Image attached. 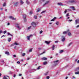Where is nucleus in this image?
Returning a JSON list of instances; mask_svg holds the SVG:
<instances>
[{"label":"nucleus","instance_id":"nucleus-1","mask_svg":"<svg viewBox=\"0 0 79 79\" xmlns=\"http://www.w3.org/2000/svg\"><path fill=\"white\" fill-rule=\"evenodd\" d=\"M59 60H57L56 61H54V64H53V66H56V65H58V61Z\"/></svg>","mask_w":79,"mask_h":79},{"label":"nucleus","instance_id":"nucleus-2","mask_svg":"<svg viewBox=\"0 0 79 79\" xmlns=\"http://www.w3.org/2000/svg\"><path fill=\"white\" fill-rule=\"evenodd\" d=\"M16 27H17V28L18 30H21V27H20L19 24L17 23L16 24Z\"/></svg>","mask_w":79,"mask_h":79},{"label":"nucleus","instance_id":"nucleus-3","mask_svg":"<svg viewBox=\"0 0 79 79\" xmlns=\"http://www.w3.org/2000/svg\"><path fill=\"white\" fill-rule=\"evenodd\" d=\"M15 45H19V44L17 43V42H15L14 44H12L10 46V47H13V46H15Z\"/></svg>","mask_w":79,"mask_h":79},{"label":"nucleus","instance_id":"nucleus-4","mask_svg":"<svg viewBox=\"0 0 79 79\" xmlns=\"http://www.w3.org/2000/svg\"><path fill=\"white\" fill-rule=\"evenodd\" d=\"M31 26H32L33 27H35L36 26V23L34 22H32L31 24Z\"/></svg>","mask_w":79,"mask_h":79},{"label":"nucleus","instance_id":"nucleus-5","mask_svg":"<svg viewBox=\"0 0 79 79\" xmlns=\"http://www.w3.org/2000/svg\"><path fill=\"white\" fill-rule=\"evenodd\" d=\"M70 3H76L77 2L75 0H70L69 1Z\"/></svg>","mask_w":79,"mask_h":79},{"label":"nucleus","instance_id":"nucleus-6","mask_svg":"<svg viewBox=\"0 0 79 79\" xmlns=\"http://www.w3.org/2000/svg\"><path fill=\"white\" fill-rule=\"evenodd\" d=\"M49 1H46L45 3L43 5V6H45V5H47V4L49 3Z\"/></svg>","mask_w":79,"mask_h":79},{"label":"nucleus","instance_id":"nucleus-7","mask_svg":"<svg viewBox=\"0 0 79 79\" xmlns=\"http://www.w3.org/2000/svg\"><path fill=\"white\" fill-rule=\"evenodd\" d=\"M61 40L62 42H64V40H65V37L64 36H62L61 37Z\"/></svg>","mask_w":79,"mask_h":79},{"label":"nucleus","instance_id":"nucleus-8","mask_svg":"<svg viewBox=\"0 0 79 79\" xmlns=\"http://www.w3.org/2000/svg\"><path fill=\"white\" fill-rule=\"evenodd\" d=\"M67 33H68V35L69 36H71V33L69 32V30L67 31Z\"/></svg>","mask_w":79,"mask_h":79},{"label":"nucleus","instance_id":"nucleus-9","mask_svg":"<svg viewBox=\"0 0 79 79\" xmlns=\"http://www.w3.org/2000/svg\"><path fill=\"white\" fill-rule=\"evenodd\" d=\"M26 15L24 14L23 15V18L24 19V21H26Z\"/></svg>","mask_w":79,"mask_h":79},{"label":"nucleus","instance_id":"nucleus-10","mask_svg":"<svg viewBox=\"0 0 79 79\" xmlns=\"http://www.w3.org/2000/svg\"><path fill=\"white\" fill-rule=\"evenodd\" d=\"M32 36V35H30L28 36H27V39L28 40H30V37H31V36Z\"/></svg>","mask_w":79,"mask_h":79},{"label":"nucleus","instance_id":"nucleus-11","mask_svg":"<svg viewBox=\"0 0 79 79\" xmlns=\"http://www.w3.org/2000/svg\"><path fill=\"white\" fill-rule=\"evenodd\" d=\"M9 18H10L12 19H13V20H15V19L12 16H10L9 17Z\"/></svg>","mask_w":79,"mask_h":79},{"label":"nucleus","instance_id":"nucleus-12","mask_svg":"<svg viewBox=\"0 0 79 79\" xmlns=\"http://www.w3.org/2000/svg\"><path fill=\"white\" fill-rule=\"evenodd\" d=\"M75 23L76 24L79 23V19H77L75 20Z\"/></svg>","mask_w":79,"mask_h":79},{"label":"nucleus","instance_id":"nucleus-13","mask_svg":"<svg viewBox=\"0 0 79 79\" xmlns=\"http://www.w3.org/2000/svg\"><path fill=\"white\" fill-rule=\"evenodd\" d=\"M45 44H47V45H48V44H50V42L49 41H45Z\"/></svg>","mask_w":79,"mask_h":79},{"label":"nucleus","instance_id":"nucleus-14","mask_svg":"<svg viewBox=\"0 0 79 79\" xmlns=\"http://www.w3.org/2000/svg\"><path fill=\"white\" fill-rule=\"evenodd\" d=\"M57 5H59L60 6H62L63 3H62L61 2H59V3H57Z\"/></svg>","mask_w":79,"mask_h":79},{"label":"nucleus","instance_id":"nucleus-15","mask_svg":"<svg viewBox=\"0 0 79 79\" xmlns=\"http://www.w3.org/2000/svg\"><path fill=\"white\" fill-rule=\"evenodd\" d=\"M56 19V17H55L54 18L51 20V21H54Z\"/></svg>","mask_w":79,"mask_h":79},{"label":"nucleus","instance_id":"nucleus-16","mask_svg":"<svg viewBox=\"0 0 79 79\" xmlns=\"http://www.w3.org/2000/svg\"><path fill=\"white\" fill-rule=\"evenodd\" d=\"M41 60H47V58H46V57H44L42 58Z\"/></svg>","mask_w":79,"mask_h":79},{"label":"nucleus","instance_id":"nucleus-17","mask_svg":"<svg viewBox=\"0 0 79 79\" xmlns=\"http://www.w3.org/2000/svg\"><path fill=\"white\" fill-rule=\"evenodd\" d=\"M55 45H53L52 47V50H55Z\"/></svg>","mask_w":79,"mask_h":79},{"label":"nucleus","instance_id":"nucleus-18","mask_svg":"<svg viewBox=\"0 0 79 79\" xmlns=\"http://www.w3.org/2000/svg\"><path fill=\"white\" fill-rule=\"evenodd\" d=\"M70 8H72V9H73V10H75V9L74 8V6H71L70 7Z\"/></svg>","mask_w":79,"mask_h":79},{"label":"nucleus","instance_id":"nucleus-19","mask_svg":"<svg viewBox=\"0 0 79 79\" xmlns=\"http://www.w3.org/2000/svg\"><path fill=\"white\" fill-rule=\"evenodd\" d=\"M67 9L65 10L64 11V14H66V13H67Z\"/></svg>","mask_w":79,"mask_h":79},{"label":"nucleus","instance_id":"nucleus-20","mask_svg":"<svg viewBox=\"0 0 79 79\" xmlns=\"http://www.w3.org/2000/svg\"><path fill=\"white\" fill-rule=\"evenodd\" d=\"M5 54H6L7 55H9L10 54L9 53V52H8L7 51H6L5 52Z\"/></svg>","mask_w":79,"mask_h":79},{"label":"nucleus","instance_id":"nucleus-21","mask_svg":"<svg viewBox=\"0 0 79 79\" xmlns=\"http://www.w3.org/2000/svg\"><path fill=\"white\" fill-rule=\"evenodd\" d=\"M40 8H38V10L37 11H36V12L37 13V12H39V11H40Z\"/></svg>","mask_w":79,"mask_h":79},{"label":"nucleus","instance_id":"nucleus-22","mask_svg":"<svg viewBox=\"0 0 79 79\" xmlns=\"http://www.w3.org/2000/svg\"><path fill=\"white\" fill-rule=\"evenodd\" d=\"M8 42H10V41H11V38H9L8 39Z\"/></svg>","mask_w":79,"mask_h":79},{"label":"nucleus","instance_id":"nucleus-23","mask_svg":"<svg viewBox=\"0 0 79 79\" xmlns=\"http://www.w3.org/2000/svg\"><path fill=\"white\" fill-rule=\"evenodd\" d=\"M47 64V62H45L43 63L44 65H46Z\"/></svg>","mask_w":79,"mask_h":79},{"label":"nucleus","instance_id":"nucleus-24","mask_svg":"<svg viewBox=\"0 0 79 79\" xmlns=\"http://www.w3.org/2000/svg\"><path fill=\"white\" fill-rule=\"evenodd\" d=\"M18 3L16 2L15 3V6H18Z\"/></svg>","mask_w":79,"mask_h":79},{"label":"nucleus","instance_id":"nucleus-25","mask_svg":"<svg viewBox=\"0 0 79 79\" xmlns=\"http://www.w3.org/2000/svg\"><path fill=\"white\" fill-rule=\"evenodd\" d=\"M59 22H56V25H59Z\"/></svg>","mask_w":79,"mask_h":79},{"label":"nucleus","instance_id":"nucleus-26","mask_svg":"<svg viewBox=\"0 0 79 79\" xmlns=\"http://www.w3.org/2000/svg\"><path fill=\"white\" fill-rule=\"evenodd\" d=\"M31 27H32V26H30L28 27L27 28V30H29V29H30L31 28Z\"/></svg>","mask_w":79,"mask_h":79},{"label":"nucleus","instance_id":"nucleus-27","mask_svg":"<svg viewBox=\"0 0 79 79\" xmlns=\"http://www.w3.org/2000/svg\"><path fill=\"white\" fill-rule=\"evenodd\" d=\"M75 74H79V71L78 72H76L75 73Z\"/></svg>","mask_w":79,"mask_h":79},{"label":"nucleus","instance_id":"nucleus-28","mask_svg":"<svg viewBox=\"0 0 79 79\" xmlns=\"http://www.w3.org/2000/svg\"><path fill=\"white\" fill-rule=\"evenodd\" d=\"M66 17H68V16H69V13H67L66 15Z\"/></svg>","mask_w":79,"mask_h":79},{"label":"nucleus","instance_id":"nucleus-29","mask_svg":"<svg viewBox=\"0 0 79 79\" xmlns=\"http://www.w3.org/2000/svg\"><path fill=\"white\" fill-rule=\"evenodd\" d=\"M7 34L8 35H11V36H13V35H11L9 32H8Z\"/></svg>","mask_w":79,"mask_h":79},{"label":"nucleus","instance_id":"nucleus-30","mask_svg":"<svg viewBox=\"0 0 79 79\" xmlns=\"http://www.w3.org/2000/svg\"><path fill=\"white\" fill-rule=\"evenodd\" d=\"M26 2H27V3L28 5H29V4L30 3V2L28 1V0H27Z\"/></svg>","mask_w":79,"mask_h":79},{"label":"nucleus","instance_id":"nucleus-31","mask_svg":"<svg viewBox=\"0 0 79 79\" xmlns=\"http://www.w3.org/2000/svg\"><path fill=\"white\" fill-rule=\"evenodd\" d=\"M63 52V50H61L60 51L59 53H61Z\"/></svg>","mask_w":79,"mask_h":79},{"label":"nucleus","instance_id":"nucleus-32","mask_svg":"<svg viewBox=\"0 0 79 79\" xmlns=\"http://www.w3.org/2000/svg\"><path fill=\"white\" fill-rule=\"evenodd\" d=\"M67 32H68V31H65L63 32V34H67Z\"/></svg>","mask_w":79,"mask_h":79},{"label":"nucleus","instance_id":"nucleus-33","mask_svg":"<svg viewBox=\"0 0 79 79\" xmlns=\"http://www.w3.org/2000/svg\"><path fill=\"white\" fill-rule=\"evenodd\" d=\"M44 74L45 76H47V75L48 74V72L46 73H45Z\"/></svg>","mask_w":79,"mask_h":79},{"label":"nucleus","instance_id":"nucleus-34","mask_svg":"<svg viewBox=\"0 0 79 79\" xmlns=\"http://www.w3.org/2000/svg\"><path fill=\"white\" fill-rule=\"evenodd\" d=\"M6 6V3L4 2L3 4V6Z\"/></svg>","mask_w":79,"mask_h":79},{"label":"nucleus","instance_id":"nucleus-35","mask_svg":"<svg viewBox=\"0 0 79 79\" xmlns=\"http://www.w3.org/2000/svg\"><path fill=\"white\" fill-rule=\"evenodd\" d=\"M25 55H26V53H24L22 55V56H25Z\"/></svg>","mask_w":79,"mask_h":79},{"label":"nucleus","instance_id":"nucleus-36","mask_svg":"<svg viewBox=\"0 0 79 79\" xmlns=\"http://www.w3.org/2000/svg\"><path fill=\"white\" fill-rule=\"evenodd\" d=\"M73 44V43H70V44H69L68 45L69 47L71 45Z\"/></svg>","mask_w":79,"mask_h":79},{"label":"nucleus","instance_id":"nucleus-37","mask_svg":"<svg viewBox=\"0 0 79 79\" xmlns=\"http://www.w3.org/2000/svg\"><path fill=\"white\" fill-rule=\"evenodd\" d=\"M29 14L30 15H32V11H30L29 12Z\"/></svg>","mask_w":79,"mask_h":79},{"label":"nucleus","instance_id":"nucleus-38","mask_svg":"<svg viewBox=\"0 0 79 79\" xmlns=\"http://www.w3.org/2000/svg\"><path fill=\"white\" fill-rule=\"evenodd\" d=\"M79 70V67L77 68V69L76 70V71H78Z\"/></svg>","mask_w":79,"mask_h":79},{"label":"nucleus","instance_id":"nucleus-39","mask_svg":"<svg viewBox=\"0 0 79 79\" xmlns=\"http://www.w3.org/2000/svg\"><path fill=\"white\" fill-rule=\"evenodd\" d=\"M20 3L21 4H23L24 3V2H23V1H21Z\"/></svg>","mask_w":79,"mask_h":79},{"label":"nucleus","instance_id":"nucleus-40","mask_svg":"<svg viewBox=\"0 0 79 79\" xmlns=\"http://www.w3.org/2000/svg\"><path fill=\"white\" fill-rule=\"evenodd\" d=\"M41 67L40 66L38 67V68H37V69H40V68Z\"/></svg>","mask_w":79,"mask_h":79},{"label":"nucleus","instance_id":"nucleus-41","mask_svg":"<svg viewBox=\"0 0 79 79\" xmlns=\"http://www.w3.org/2000/svg\"><path fill=\"white\" fill-rule=\"evenodd\" d=\"M34 18H35V19H37V16L35 15L34 16Z\"/></svg>","mask_w":79,"mask_h":79},{"label":"nucleus","instance_id":"nucleus-42","mask_svg":"<svg viewBox=\"0 0 79 79\" xmlns=\"http://www.w3.org/2000/svg\"><path fill=\"white\" fill-rule=\"evenodd\" d=\"M2 32H3V31L2 30H0V34H2Z\"/></svg>","mask_w":79,"mask_h":79},{"label":"nucleus","instance_id":"nucleus-43","mask_svg":"<svg viewBox=\"0 0 79 79\" xmlns=\"http://www.w3.org/2000/svg\"><path fill=\"white\" fill-rule=\"evenodd\" d=\"M32 51V49H30V50H29V52H31Z\"/></svg>","mask_w":79,"mask_h":79},{"label":"nucleus","instance_id":"nucleus-44","mask_svg":"<svg viewBox=\"0 0 79 79\" xmlns=\"http://www.w3.org/2000/svg\"><path fill=\"white\" fill-rule=\"evenodd\" d=\"M47 79H50V77L49 76H47L46 77Z\"/></svg>","mask_w":79,"mask_h":79},{"label":"nucleus","instance_id":"nucleus-45","mask_svg":"<svg viewBox=\"0 0 79 79\" xmlns=\"http://www.w3.org/2000/svg\"><path fill=\"white\" fill-rule=\"evenodd\" d=\"M45 11H43L41 13V14H42V13H45Z\"/></svg>","mask_w":79,"mask_h":79},{"label":"nucleus","instance_id":"nucleus-46","mask_svg":"<svg viewBox=\"0 0 79 79\" xmlns=\"http://www.w3.org/2000/svg\"><path fill=\"white\" fill-rule=\"evenodd\" d=\"M4 34H5L6 33V31H5L3 32Z\"/></svg>","mask_w":79,"mask_h":79},{"label":"nucleus","instance_id":"nucleus-47","mask_svg":"<svg viewBox=\"0 0 79 79\" xmlns=\"http://www.w3.org/2000/svg\"><path fill=\"white\" fill-rule=\"evenodd\" d=\"M43 32V31H41L40 32V34H41V33H42Z\"/></svg>","mask_w":79,"mask_h":79},{"label":"nucleus","instance_id":"nucleus-48","mask_svg":"<svg viewBox=\"0 0 79 79\" xmlns=\"http://www.w3.org/2000/svg\"><path fill=\"white\" fill-rule=\"evenodd\" d=\"M3 79H6L7 78H6V76H4V77Z\"/></svg>","mask_w":79,"mask_h":79},{"label":"nucleus","instance_id":"nucleus-49","mask_svg":"<svg viewBox=\"0 0 79 79\" xmlns=\"http://www.w3.org/2000/svg\"><path fill=\"white\" fill-rule=\"evenodd\" d=\"M67 10H68V11H71V10L69 9H68Z\"/></svg>","mask_w":79,"mask_h":79},{"label":"nucleus","instance_id":"nucleus-50","mask_svg":"<svg viewBox=\"0 0 79 79\" xmlns=\"http://www.w3.org/2000/svg\"><path fill=\"white\" fill-rule=\"evenodd\" d=\"M45 53V52H43L42 53L40 54V55H42V54H44V53Z\"/></svg>","mask_w":79,"mask_h":79},{"label":"nucleus","instance_id":"nucleus-51","mask_svg":"<svg viewBox=\"0 0 79 79\" xmlns=\"http://www.w3.org/2000/svg\"><path fill=\"white\" fill-rule=\"evenodd\" d=\"M73 79H76V78H75V77L73 76Z\"/></svg>","mask_w":79,"mask_h":79},{"label":"nucleus","instance_id":"nucleus-52","mask_svg":"<svg viewBox=\"0 0 79 79\" xmlns=\"http://www.w3.org/2000/svg\"><path fill=\"white\" fill-rule=\"evenodd\" d=\"M17 63H18V64H19V63H20V62H19V61H17Z\"/></svg>","mask_w":79,"mask_h":79},{"label":"nucleus","instance_id":"nucleus-53","mask_svg":"<svg viewBox=\"0 0 79 79\" xmlns=\"http://www.w3.org/2000/svg\"><path fill=\"white\" fill-rule=\"evenodd\" d=\"M2 62L3 63H5V62L4 61V60H2Z\"/></svg>","mask_w":79,"mask_h":79},{"label":"nucleus","instance_id":"nucleus-54","mask_svg":"<svg viewBox=\"0 0 79 79\" xmlns=\"http://www.w3.org/2000/svg\"><path fill=\"white\" fill-rule=\"evenodd\" d=\"M14 77H16V74H14Z\"/></svg>","mask_w":79,"mask_h":79},{"label":"nucleus","instance_id":"nucleus-55","mask_svg":"<svg viewBox=\"0 0 79 79\" xmlns=\"http://www.w3.org/2000/svg\"><path fill=\"white\" fill-rule=\"evenodd\" d=\"M55 43H58V41H56L55 42Z\"/></svg>","mask_w":79,"mask_h":79},{"label":"nucleus","instance_id":"nucleus-56","mask_svg":"<svg viewBox=\"0 0 79 79\" xmlns=\"http://www.w3.org/2000/svg\"><path fill=\"white\" fill-rule=\"evenodd\" d=\"M5 37V36L4 35H3L1 36V38H2V37Z\"/></svg>","mask_w":79,"mask_h":79},{"label":"nucleus","instance_id":"nucleus-57","mask_svg":"<svg viewBox=\"0 0 79 79\" xmlns=\"http://www.w3.org/2000/svg\"><path fill=\"white\" fill-rule=\"evenodd\" d=\"M13 56L14 57H16V55H14Z\"/></svg>","mask_w":79,"mask_h":79},{"label":"nucleus","instance_id":"nucleus-58","mask_svg":"<svg viewBox=\"0 0 79 79\" xmlns=\"http://www.w3.org/2000/svg\"><path fill=\"white\" fill-rule=\"evenodd\" d=\"M73 21V20H69V21H70V22H71V21Z\"/></svg>","mask_w":79,"mask_h":79},{"label":"nucleus","instance_id":"nucleus-59","mask_svg":"<svg viewBox=\"0 0 79 79\" xmlns=\"http://www.w3.org/2000/svg\"><path fill=\"white\" fill-rule=\"evenodd\" d=\"M10 23H7V26H8L9 25H10Z\"/></svg>","mask_w":79,"mask_h":79},{"label":"nucleus","instance_id":"nucleus-60","mask_svg":"<svg viewBox=\"0 0 79 79\" xmlns=\"http://www.w3.org/2000/svg\"><path fill=\"white\" fill-rule=\"evenodd\" d=\"M42 2H45L46 0H41Z\"/></svg>","mask_w":79,"mask_h":79},{"label":"nucleus","instance_id":"nucleus-61","mask_svg":"<svg viewBox=\"0 0 79 79\" xmlns=\"http://www.w3.org/2000/svg\"><path fill=\"white\" fill-rule=\"evenodd\" d=\"M0 10H3V8H1L0 9Z\"/></svg>","mask_w":79,"mask_h":79},{"label":"nucleus","instance_id":"nucleus-62","mask_svg":"<svg viewBox=\"0 0 79 79\" xmlns=\"http://www.w3.org/2000/svg\"><path fill=\"white\" fill-rule=\"evenodd\" d=\"M79 27V25H78L76 27L77 28V27Z\"/></svg>","mask_w":79,"mask_h":79},{"label":"nucleus","instance_id":"nucleus-63","mask_svg":"<svg viewBox=\"0 0 79 79\" xmlns=\"http://www.w3.org/2000/svg\"><path fill=\"white\" fill-rule=\"evenodd\" d=\"M16 47H17L16 46H15V47H14V48L15 49V48H16Z\"/></svg>","mask_w":79,"mask_h":79},{"label":"nucleus","instance_id":"nucleus-64","mask_svg":"<svg viewBox=\"0 0 79 79\" xmlns=\"http://www.w3.org/2000/svg\"><path fill=\"white\" fill-rule=\"evenodd\" d=\"M77 63H79V60L77 61Z\"/></svg>","mask_w":79,"mask_h":79}]
</instances>
